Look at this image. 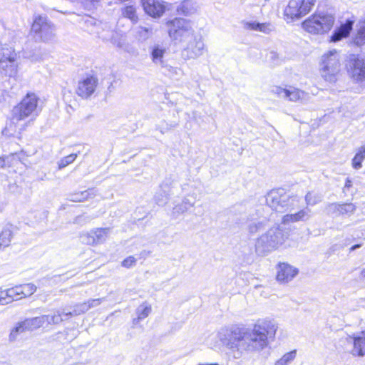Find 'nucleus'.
<instances>
[{"instance_id":"1","label":"nucleus","mask_w":365,"mask_h":365,"mask_svg":"<svg viewBox=\"0 0 365 365\" xmlns=\"http://www.w3.org/2000/svg\"><path fill=\"white\" fill-rule=\"evenodd\" d=\"M277 324L265 319L255 324L252 329H245L244 346L245 351H261L268 345V338L274 337L277 330Z\"/></svg>"},{"instance_id":"2","label":"nucleus","mask_w":365,"mask_h":365,"mask_svg":"<svg viewBox=\"0 0 365 365\" xmlns=\"http://www.w3.org/2000/svg\"><path fill=\"white\" fill-rule=\"evenodd\" d=\"M286 239L282 230L279 227H272L256 240L255 252L259 256H266L282 246Z\"/></svg>"},{"instance_id":"3","label":"nucleus","mask_w":365,"mask_h":365,"mask_svg":"<svg viewBox=\"0 0 365 365\" xmlns=\"http://www.w3.org/2000/svg\"><path fill=\"white\" fill-rule=\"evenodd\" d=\"M220 341L230 351L235 359L242 356V351H245L244 346L245 329L235 327L231 329H222L216 335Z\"/></svg>"},{"instance_id":"4","label":"nucleus","mask_w":365,"mask_h":365,"mask_svg":"<svg viewBox=\"0 0 365 365\" xmlns=\"http://www.w3.org/2000/svg\"><path fill=\"white\" fill-rule=\"evenodd\" d=\"M341 71L340 56L336 49L325 52L320 58L319 72L327 82L335 83Z\"/></svg>"},{"instance_id":"5","label":"nucleus","mask_w":365,"mask_h":365,"mask_svg":"<svg viewBox=\"0 0 365 365\" xmlns=\"http://www.w3.org/2000/svg\"><path fill=\"white\" fill-rule=\"evenodd\" d=\"M39 98L34 93H28L21 101L12 109L11 122L14 123L24 120L29 116L38 113Z\"/></svg>"},{"instance_id":"6","label":"nucleus","mask_w":365,"mask_h":365,"mask_svg":"<svg viewBox=\"0 0 365 365\" xmlns=\"http://www.w3.org/2000/svg\"><path fill=\"white\" fill-rule=\"evenodd\" d=\"M168 35L175 43H184L192 38L195 31L190 21L183 18H175L166 24Z\"/></svg>"},{"instance_id":"7","label":"nucleus","mask_w":365,"mask_h":365,"mask_svg":"<svg viewBox=\"0 0 365 365\" xmlns=\"http://www.w3.org/2000/svg\"><path fill=\"white\" fill-rule=\"evenodd\" d=\"M298 202L297 197L291 196L284 190H272L266 195V203L273 210L284 212L291 210Z\"/></svg>"},{"instance_id":"8","label":"nucleus","mask_w":365,"mask_h":365,"mask_svg":"<svg viewBox=\"0 0 365 365\" xmlns=\"http://www.w3.org/2000/svg\"><path fill=\"white\" fill-rule=\"evenodd\" d=\"M334 17L327 14H314L302 23L303 29L311 34H323L333 26Z\"/></svg>"},{"instance_id":"9","label":"nucleus","mask_w":365,"mask_h":365,"mask_svg":"<svg viewBox=\"0 0 365 365\" xmlns=\"http://www.w3.org/2000/svg\"><path fill=\"white\" fill-rule=\"evenodd\" d=\"M17 53L11 47L4 45L0 48V74L12 77L17 73Z\"/></svg>"},{"instance_id":"10","label":"nucleus","mask_w":365,"mask_h":365,"mask_svg":"<svg viewBox=\"0 0 365 365\" xmlns=\"http://www.w3.org/2000/svg\"><path fill=\"white\" fill-rule=\"evenodd\" d=\"M315 4V0H290L284 9V15L294 20L307 14Z\"/></svg>"},{"instance_id":"11","label":"nucleus","mask_w":365,"mask_h":365,"mask_svg":"<svg viewBox=\"0 0 365 365\" xmlns=\"http://www.w3.org/2000/svg\"><path fill=\"white\" fill-rule=\"evenodd\" d=\"M184 43L185 45L182 51V57L184 59H195L202 55L205 45L200 37L194 35L192 38Z\"/></svg>"},{"instance_id":"12","label":"nucleus","mask_w":365,"mask_h":365,"mask_svg":"<svg viewBox=\"0 0 365 365\" xmlns=\"http://www.w3.org/2000/svg\"><path fill=\"white\" fill-rule=\"evenodd\" d=\"M31 30L41 34V38L44 41H50L54 36V26L47 21L46 18L38 16L34 20Z\"/></svg>"},{"instance_id":"13","label":"nucleus","mask_w":365,"mask_h":365,"mask_svg":"<svg viewBox=\"0 0 365 365\" xmlns=\"http://www.w3.org/2000/svg\"><path fill=\"white\" fill-rule=\"evenodd\" d=\"M103 29H106L108 34H103V33L98 32V36L103 41H110L113 45L117 46L120 49H126L128 47L125 36L112 29L109 24L101 25Z\"/></svg>"},{"instance_id":"14","label":"nucleus","mask_w":365,"mask_h":365,"mask_svg":"<svg viewBox=\"0 0 365 365\" xmlns=\"http://www.w3.org/2000/svg\"><path fill=\"white\" fill-rule=\"evenodd\" d=\"M349 72L354 81L365 86V59L354 58L349 63Z\"/></svg>"},{"instance_id":"15","label":"nucleus","mask_w":365,"mask_h":365,"mask_svg":"<svg viewBox=\"0 0 365 365\" xmlns=\"http://www.w3.org/2000/svg\"><path fill=\"white\" fill-rule=\"evenodd\" d=\"M109 228H98L82 235L81 240L83 243L96 245L104 242L108 235Z\"/></svg>"},{"instance_id":"16","label":"nucleus","mask_w":365,"mask_h":365,"mask_svg":"<svg viewBox=\"0 0 365 365\" xmlns=\"http://www.w3.org/2000/svg\"><path fill=\"white\" fill-rule=\"evenodd\" d=\"M98 85V79L89 76L78 82L76 89L77 94L82 98H88L95 91Z\"/></svg>"},{"instance_id":"17","label":"nucleus","mask_w":365,"mask_h":365,"mask_svg":"<svg viewBox=\"0 0 365 365\" xmlns=\"http://www.w3.org/2000/svg\"><path fill=\"white\" fill-rule=\"evenodd\" d=\"M346 341L353 345L350 353L354 356H365V330L358 335L349 336L346 338Z\"/></svg>"},{"instance_id":"18","label":"nucleus","mask_w":365,"mask_h":365,"mask_svg":"<svg viewBox=\"0 0 365 365\" xmlns=\"http://www.w3.org/2000/svg\"><path fill=\"white\" fill-rule=\"evenodd\" d=\"M298 270L287 263H279L277 267V280L287 283L297 274Z\"/></svg>"},{"instance_id":"19","label":"nucleus","mask_w":365,"mask_h":365,"mask_svg":"<svg viewBox=\"0 0 365 365\" xmlns=\"http://www.w3.org/2000/svg\"><path fill=\"white\" fill-rule=\"evenodd\" d=\"M145 11L150 16L157 18L165 12V7L159 0H141Z\"/></svg>"},{"instance_id":"20","label":"nucleus","mask_w":365,"mask_h":365,"mask_svg":"<svg viewBox=\"0 0 365 365\" xmlns=\"http://www.w3.org/2000/svg\"><path fill=\"white\" fill-rule=\"evenodd\" d=\"M150 57L153 63L162 67L164 66V56L166 53L165 47L162 44H155L150 48Z\"/></svg>"},{"instance_id":"21","label":"nucleus","mask_w":365,"mask_h":365,"mask_svg":"<svg viewBox=\"0 0 365 365\" xmlns=\"http://www.w3.org/2000/svg\"><path fill=\"white\" fill-rule=\"evenodd\" d=\"M178 175L177 174H170L163 180L160 186L163 192L169 193L170 195H172L178 189Z\"/></svg>"},{"instance_id":"22","label":"nucleus","mask_w":365,"mask_h":365,"mask_svg":"<svg viewBox=\"0 0 365 365\" xmlns=\"http://www.w3.org/2000/svg\"><path fill=\"white\" fill-rule=\"evenodd\" d=\"M354 25V21L347 20L345 24H341L339 28L336 29L331 36V41L337 42L342 38L347 37Z\"/></svg>"},{"instance_id":"23","label":"nucleus","mask_w":365,"mask_h":365,"mask_svg":"<svg viewBox=\"0 0 365 365\" xmlns=\"http://www.w3.org/2000/svg\"><path fill=\"white\" fill-rule=\"evenodd\" d=\"M309 96L304 91L289 86L287 88L285 97L284 99H287L290 101L296 102L300 101L302 102H306L309 100Z\"/></svg>"},{"instance_id":"24","label":"nucleus","mask_w":365,"mask_h":365,"mask_svg":"<svg viewBox=\"0 0 365 365\" xmlns=\"http://www.w3.org/2000/svg\"><path fill=\"white\" fill-rule=\"evenodd\" d=\"M243 28L247 30L260 31L269 34L272 30V26L269 23H259L257 21H244Z\"/></svg>"},{"instance_id":"25","label":"nucleus","mask_w":365,"mask_h":365,"mask_svg":"<svg viewBox=\"0 0 365 365\" xmlns=\"http://www.w3.org/2000/svg\"><path fill=\"white\" fill-rule=\"evenodd\" d=\"M309 212L310 210L307 209L302 210L295 214L285 215L282 217V223L286 225L291 222H296L300 220H307L309 218Z\"/></svg>"},{"instance_id":"26","label":"nucleus","mask_w":365,"mask_h":365,"mask_svg":"<svg viewBox=\"0 0 365 365\" xmlns=\"http://www.w3.org/2000/svg\"><path fill=\"white\" fill-rule=\"evenodd\" d=\"M14 237L11 225L5 227L0 233V249L9 247Z\"/></svg>"},{"instance_id":"27","label":"nucleus","mask_w":365,"mask_h":365,"mask_svg":"<svg viewBox=\"0 0 365 365\" xmlns=\"http://www.w3.org/2000/svg\"><path fill=\"white\" fill-rule=\"evenodd\" d=\"M195 205V202H191L187 197H185L182 202L175 205L173 208V215L178 217L189 210Z\"/></svg>"},{"instance_id":"28","label":"nucleus","mask_w":365,"mask_h":365,"mask_svg":"<svg viewBox=\"0 0 365 365\" xmlns=\"http://www.w3.org/2000/svg\"><path fill=\"white\" fill-rule=\"evenodd\" d=\"M19 286L3 290L4 297L6 301V304L15 300L23 299L19 291Z\"/></svg>"},{"instance_id":"29","label":"nucleus","mask_w":365,"mask_h":365,"mask_svg":"<svg viewBox=\"0 0 365 365\" xmlns=\"http://www.w3.org/2000/svg\"><path fill=\"white\" fill-rule=\"evenodd\" d=\"M96 191L93 189H89L82 192L72 193L69 195V200L72 202H83L91 197L96 195Z\"/></svg>"},{"instance_id":"30","label":"nucleus","mask_w":365,"mask_h":365,"mask_svg":"<svg viewBox=\"0 0 365 365\" xmlns=\"http://www.w3.org/2000/svg\"><path fill=\"white\" fill-rule=\"evenodd\" d=\"M152 310L151 306L147 303L140 304L136 309L137 318L133 319V324H136L140 320H142L149 316Z\"/></svg>"},{"instance_id":"31","label":"nucleus","mask_w":365,"mask_h":365,"mask_svg":"<svg viewBox=\"0 0 365 365\" xmlns=\"http://www.w3.org/2000/svg\"><path fill=\"white\" fill-rule=\"evenodd\" d=\"M357 33L354 38V43L358 46L365 45V19L359 21L356 25Z\"/></svg>"},{"instance_id":"32","label":"nucleus","mask_w":365,"mask_h":365,"mask_svg":"<svg viewBox=\"0 0 365 365\" xmlns=\"http://www.w3.org/2000/svg\"><path fill=\"white\" fill-rule=\"evenodd\" d=\"M46 318L40 317L29 318L24 320V325L28 331H33L41 327L43 325V319Z\"/></svg>"},{"instance_id":"33","label":"nucleus","mask_w":365,"mask_h":365,"mask_svg":"<svg viewBox=\"0 0 365 365\" xmlns=\"http://www.w3.org/2000/svg\"><path fill=\"white\" fill-rule=\"evenodd\" d=\"M365 159V145L361 146L352 159V166L359 170L361 168V163Z\"/></svg>"},{"instance_id":"34","label":"nucleus","mask_w":365,"mask_h":365,"mask_svg":"<svg viewBox=\"0 0 365 365\" xmlns=\"http://www.w3.org/2000/svg\"><path fill=\"white\" fill-rule=\"evenodd\" d=\"M89 309V306L87 303L83 302L74 306L73 311L65 313V316L71 317L73 316H78L85 313Z\"/></svg>"},{"instance_id":"35","label":"nucleus","mask_w":365,"mask_h":365,"mask_svg":"<svg viewBox=\"0 0 365 365\" xmlns=\"http://www.w3.org/2000/svg\"><path fill=\"white\" fill-rule=\"evenodd\" d=\"M297 351L293 350L284 354L279 359L276 361L274 365H289L296 358Z\"/></svg>"},{"instance_id":"36","label":"nucleus","mask_w":365,"mask_h":365,"mask_svg":"<svg viewBox=\"0 0 365 365\" xmlns=\"http://www.w3.org/2000/svg\"><path fill=\"white\" fill-rule=\"evenodd\" d=\"M322 200V196L314 191L308 192L305 195V201L307 205L314 206Z\"/></svg>"},{"instance_id":"37","label":"nucleus","mask_w":365,"mask_h":365,"mask_svg":"<svg viewBox=\"0 0 365 365\" xmlns=\"http://www.w3.org/2000/svg\"><path fill=\"white\" fill-rule=\"evenodd\" d=\"M170 196V195L169 193L163 192L160 187L159 190L155 194L154 200L156 204L163 206L167 203Z\"/></svg>"},{"instance_id":"38","label":"nucleus","mask_w":365,"mask_h":365,"mask_svg":"<svg viewBox=\"0 0 365 365\" xmlns=\"http://www.w3.org/2000/svg\"><path fill=\"white\" fill-rule=\"evenodd\" d=\"M19 288L22 298L32 295L36 290V287L31 283L19 285Z\"/></svg>"},{"instance_id":"39","label":"nucleus","mask_w":365,"mask_h":365,"mask_svg":"<svg viewBox=\"0 0 365 365\" xmlns=\"http://www.w3.org/2000/svg\"><path fill=\"white\" fill-rule=\"evenodd\" d=\"M193 3L191 0H185L178 8V11L185 15H189L193 12Z\"/></svg>"},{"instance_id":"40","label":"nucleus","mask_w":365,"mask_h":365,"mask_svg":"<svg viewBox=\"0 0 365 365\" xmlns=\"http://www.w3.org/2000/svg\"><path fill=\"white\" fill-rule=\"evenodd\" d=\"M122 16L129 19L133 22H136L138 16L136 15L135 8L133 6H128L122 9Z\"/></svg>"},{"instance_id":"41","label":"nucleus","mask_w":365,"mask_h":365,"mask_svg":"<svg viewBox=\"0 0 365 365\" xmlns=\"http://www.w3.org/2000/svg\"><path fill=\"white\" fill-rule=\"evenodd\" d=\"M356 209V207L353 203H342L339 204V215H351Z\"/></svg>"},{"instance_id":"42","label":"nucleus","mask_w":365,"mask_h":365,"mask_svg":"<svg viewBox=\"0 0 365 365\" xmlns=\"http://www.w3.org/2000/svg\"><path fill=\"white\" fill-rule=\"evenodd\" d=\"M26 331H28V329L24 325V321L19 322L11 330L10 334V339L15 340L19 334H21Z\"/></svg>"},{"instance_id":"43","label":"nucleus","mask_w":365,"mask_h":365,"mask_svg":"<svg viewBox=\"0 0 365 365\" xmlns=\"http://www.w3.org/2000/svg\"><path fill=\"white\" fill-rule=\"evenodd\" d=\"M153 34L151 28L139 26L138 28L137 34L138 38L142 41H145L150 38Z\"/></svg>"},{"instance_id":"44","label":"nucleus","mask_w":365,"mask_h":365,"mask_svg":"<svg viewBox=\"0 0 365 365\" xmlns=\"http://www.w3.org/2000/svg\"><path fill=\"white\" fill-rule=\"evenodd\" d=\"M76 158H77V154L72 153V154H70V155L61 158L58 163V169H60V170L63 169L65 167H66L67 165H68L69 164L72 163L76 160Z\"/></svg>"},{"instance_id":"45","label":"nucleus","mask_w":365,"mask_h":365,"mask_svg":"<svg viewBox=\"0 0 365 365\" xmlns=\"http://www.w3.org/2000/svg\"><path fill=\"white\" fill-rule=\"evenodd\" d=\"M264 221H259V222H251L248 225V232L253 235L259 232V230H262L264 228Z\"/></svg>"},{"instance_id":"46","label":"nucleus","mask_w":365,"mask_h":365,"mask_svg":"<svg viewBox=\"0 0 365 365\" xmlns=\"http://www.w3.org/2000/svg\"><path fill=\"white\" fill-rule=\"evenodd\" d=\"M325 210L328 215H339V203H329Z\"/></svg>"},{"instance_id":"47","label":"nucleus","mask_w":365,"mask_h":365,"mask_svg":"<svg viewBox=\"0 0 365 365\" xmlns=\"http://www.w3.org/2000/svg\"><path fill=\"white\" fill-rule=\"evenodd\" d=\"M66 312H60L59 311L55 312L53 314H51L52 317V322L53 324H58L61 322H62L64 319L63 317H66L65 316Z\"/></svg>"},{"instance_id":"48","label":"nucleus","mask_w":365,"mask_h":365,"mask_svg":"<svg viewBox=\"0 0 365 365\" xmlns=\"http://www.w3.org/2000/svg\"><path fill=\"white\" fill-rule=\"evenodd\" d=\"M287 91V88H282L280 86H274L272 88L271 92L279 98H284Z\"/></svg>"},{"instance_id":"49","label":"nucleus","mask_w":365,"mask_h":365,"mask_svg":"<svg viewBox=\"0 0 365 365\" xmlns=\"http://www.w3.org/2000/svg\"><path fill=\"white\" fill-rule=\"evenodd\" d=\"M87 22L90 24H92V25L93 24L96 27L97 30L96 32L97 34H98V32L103 33V34H109V32H108L106 29H103L101 26V25H103V24H107L106 23H101V22L96 23L93 19L88 20Z\"/></svg>"},{"instance_id":"50","label":"nucleus","mask_w":365,"mask_h":365,"mask_svg":"<svg viewBox=\"0 0 365 365\" xmlns=\"http://www.w3.org/2000/svg\"><path fill=\"white\" fill-rule=\"evenodd\" d=\"M100 1L101 0H81V2L87 9L91 10L95 8Z\"/></svg>"},{"instance_id":"51","label":"nucleus","mask_w":365,"mask_h":365,"mask_svg":"<svg viewBox=\"0 0 365 365\" xmlns=\"http://www.w3.org/2000/svg\"><path fill=\"white\" fill-rule=\"evenodd\" d=\"M136 259L133 256H129L122 262V266L130 268L135 264Z\"/></svg>"},{"instance_id":"52","label":"nucleus","mask_w":365,"mask_h":365,"mask_svg":"<svg viewBox=\"0 0 365 365\" xmlns=\"http://www.w3.org/2000/svg\"><path fill=\"white\" fill-rule=\"evenodd\" d=\"M102 299H93L88 300L86 303L89 306V309L97 307L101 304Z\"/></svg>"},{"instance_id":"53","label":"nucleus","mask_w":365,"mask_h":365,"mask_svg":"<svg viewBox=\"0 0 365 365\" xmlns=\"http://www.w3.org/2000/svg\"><path fill=\"white\" fill-rule=\"evenodd\" d=\"M41 317L46 318L45 319H43V324H53V322H52L51 314L41 315Z\"/></svg>"},{"instance_id":"54","label":"nucleus","mask_w":365,"mask_h":365,"mask_svg":"<svg viewBox=\"0 0 365 365\" xmlns=\"http://www.w3.org/2000/svg\"><path fill=\"white\" fill-rule=\"evenodd\" d=\"M9 156L0 158V168H4L6 166V162L9 160Z\"/></svg>"},{"instance_id":"55","label":"nucleus","mask_w":365,"mask_h":365,"mask_svg":"<svg viewBox=\"0 0 365 365\" xmlns=\"http://www.w3.org/2000/svg\"><path fill=\"white\" fill-rule=\"evenodd\" d=\"M269 58L273 61L275 62L278 58V54L275 51H271L269 54Z\"/></svg>"},{"instance_id":"56","label":"nucleus","mask_w":365,"mask_h":365,"mask_svg":"<svg viewBox=\"0 0 365 365\" xmlns=\"http://www.w3.org/2000/svg\"><path fill=\"white\" fill-rule=\"evenodd\" d=\"M6 301L5 300V298L4 297V292L3 290L0 289V305H6Z\"/></svg>"},{"instance_id":"57","label":"nucleus","mask_w":365,"mask_h":365,"mask_svg":"<svg viewBox=\"0 0 365 365\" xmlns=\"http://www.w3.org/2000/svg\"><path fill=\"white\" fill-rule=\"evenodd\" d=\"M351 186H352L351 180L350 179L347 178L346 180L345 185H344V191H345L346 189H349Z\"/></svg>"},{"instance_id":"58","label":"nucleus","mask_w":365,"mask_h":365,"mask_svg":"<svg viewBox=\"0 0 365 365\" xmlns=\"http://www.w3.org/2000/svg\"><path fill=\"white\" fill-rule=\"evenodd\" d=\"M361 247V245L358 244V245H355L354 246H352L351 248H350V250L351 251H354L358 248H359Z\"/></svg>"},{"instance_id":"59","label":"nucleus","mask_w":365,"mask_h":365,"mask_svg":"<svg viewBox=\"0 0 365 365\" xmlns=\"http://www.w3.org/2000/svg\"><path fill=\"white\" fill-rule=\"evenodd\" d=\"M360 275H361V277L365 278V269H363L361 271Z\"/></svg>"},{"instance_id":"60","label":"nucleus","mask_w":365,"mask_h":365,"mask_svg":"<svg viewBox=\"0 0 365 365\" xmlns=\"http://www.w3.org/2000/svg\"><path fill=\"white\" fill-rule=\"evenodd\" d=\"M0 365H9V364H6V363H1V364H0Z\"/></svg>"}]
</instances>
